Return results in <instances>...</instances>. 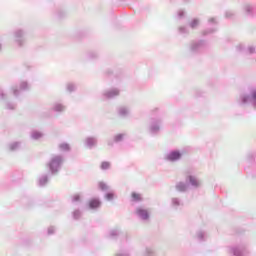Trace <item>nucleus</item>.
<instances>
[{
  "label": "nucleus",
  "mask_w": 256,
  "mask_h": 256,
  "mask_svg": "<svg viewBox=\"0 0 256 256\" xmlns=\"http://www.w3.org/2000/svg\"><path fill=\"white\" fill-rule=\"evenodd\" d=\"M136 215L138 217H141V219H144V220L149 219V211L141 207L136 209Z\"/></svg>",
  "instance_id": "f257e3e1"
},
{
  "label": "nucleus",
  "mask_w": 256,
  "mask_h": 256,
  "mask_svg": "<svg viewBox=\"0 0 256 256\" xmlns=\"http://www.w3.org/2000/svg\"><path fill=\"white\" fill-rule=\"evenodd\" d=\"M89 207L90 209H99V207H101V201H99V199H91L89 201Z\"/></svg>",
  "instance_id": "f03ea898"
},
{
  "label": "nucleus",
  "mask_w": 256,
  "mask_h": 256,
  "mask_svg": "<svg viewBox=\"0 0 256 256\" xmlns=\"http://www.w3.org/2000/svg\"><path fill=\"white\" fill-rule=\"evenodd\" d=\"M168 161H177L179 159H181V153L179 152H171L168 157H167Z\"/></svg>",
  "instance_id": "7ed1b4c3"
},
{
  "label": "nucleus",
  "mask_w": 256,
  "mask_h": 256,
  "mask_svg": "<svg viewBox=\"0 0 256 256\" xmlns=\"http://www.w3.org/2000/svg\"><path fill=\"white\" fill-rule=\"evenodd\" d=\"M59 165H61V157H55L50 163V168L53 169L54 167H59Z\"/></svg>",
  "instance_id": "20e7f679"
},
{
  "label": "nucleus",
  "mask_w": 256,
  "mask_h": 256,
  "mask_svg": "<svg viewBox=\"0 0 256 256\" xmlns=\"http://www.w3.org/2000/svg\"><path fill=\"white\" fill-rule=\"evenodd\" d=\"M188 179L193 187H199V181L197 180V178H195L194 176H189Z\"/></svg>",
  "instance_id": "39448f33"
},
{
  "label": "nucleus",
  "mask_w": 256,
  "mask_h": 256,
  "mask_svg": "<svg viewBox=\"0 0 256 256\" xmlns=\"http://www.w3.org/2000/svg\"><path fill=\"white\" fill-rule=\"evenodd\" d=\"M131 197H132V201H136V202L141 201L142 199L141 194L136 192H132Z\"/></svg>",
  "instance_id": "423d86ee"
},
{
  "label": "nucleus",
  "mask_w": 256,
  "mask_h": 256,
  "mask_svg": "<svg viewBox=\"0 0 256 256\" xmlns=\"http://www.w3.org/2000/svg\"><path fill=\"white\" fill-rule=\"evenodd\" d=\"M197 25H199V20H197V19L192 20L190 23V27H192V29H195V27H197Z\"/></svg>",
  "instance_id": "0eeeda50"
},
{
  "label": "nucleus",
  "mask_w": 256,
  "mask_h": 256,
  "mask_svg": "<svg viewBox=\"0 0 256 256\" xmlns=\"http://www.w3.org/2000/svg\"><path fill=\"white\" fill-rule=\"evenodd\" d=\"M99 189H101V191H105L107 190V184L100 182L99 183Z\"/></svg>",
  "instance_id": "6e6552de"
},
{
  "label": "nucleus",
  "mask_w": 256,
  "mask_h": 256,
  "mask_svg": "<svg viewBox=\"0 0 256 256\" xmlns=\"http://www.w3.org/2000/svg\"><path fill=\"white\" fill-rule=\"evenodd\" d=\"M109 166H110L109 162H103L101 164V169H109Z\"/></svg>",
  "instance_id": "1a4fd4ad"
},
{
  "label": "nucleus",
  "mask_w": 256,
  "mask_h": 256,
  "mask_svg": "<svg viewBox=\"0 0 256 256\" xmlns=\"http://www.w3.org/2000/svg\"><path fill=\"white\" fill-rule=\"evenodd\" d=\"M113 197H115V194H113V193H108V194H106V199H107L108 201L113 200Z\"/></svg>",
  "instance_id": "9d476101"
},
{
  "label": "nucleus",
  "mask_w": 256,
  "mask_h": 256,
  "mask_svg": "<svg viewBox=\"0 0 256 256\" xmlns=\"http://www.w3.org/2000/svg\"><path fill=\"white\" fill-rule=\"evenodd\" d=\"M81 199V196H79V194H76L72 197V201L76 202L79 201Z\"/></svg>",
  "instance_id": "9b49d317"
},
{
  "label": "nucleus",
  "mask_w": 256,
  "mask_h": 256,
  "mask_svg": "<svg viewBox=\"0 0 256 256\" xmlns=\"http://www.w3.org/2000/svg\"><path fill=\"white\" fill-rule=\"evenodd\" d=\"M123 139V135L119 134L115 137V141H121Z\"/></svg>",
  "instance_id": "f8f14e48"
},
{
  "label": "nucleus",
  "mask_w": 256,
  "mask_h": 256,
  "mask_svg": "<svg viewBox=\"0 0 256 256\" xmlns=\"http://www.w3.org/2000/svg\"><path fill=\"white\" fill-rule=\"evenodd\" d=\"M178 189H179L180 191H183V190H185V186H182V187H179V186H178Z\"/></svg>",
  "instance_id": "ddd939ff"
},
{
  "label": "nucleus",
  "mask_w": 256,
  "mask_h": 256,
  "mask_svg": "<svg viewBox=\"0 0 256 256\" xmlns=\"http://www.w3.org/2000/svg\"><path fill=\"white\" fill-rule=\"evenodd\" d=\"M252 95H253V99H256V92H254Z\"/></svg>",
  "instance_id": "4468645a"
}]
</instances>
